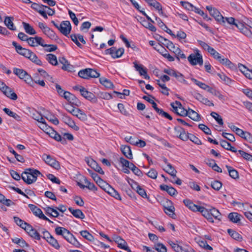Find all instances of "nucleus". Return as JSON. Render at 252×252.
Returning a JSON list of instances; mask_svg holds the SVG:
<instances>
[{"instance_id": "nucleus-15", "label": "nucleus", "mask_w": 252, "mask_h": 252, "mask_svg": "<svg viewBox=\"0 0 252 252\" xmlns=\"http://www.w3.org/2000/svg\"><path fill=\"white\" fill-rule=\"evenodd\" d=\"M121 150L124 155L128 159H131L133 158L131 148L129 146L122 145Z\"/></svg>"}, {"instance_id": "nucleus-58", "label": "nucleus", "mask_w": 252, "mask_h": 252, "mask_svg": "<svg viewBox=\"0 0 252 252\" xmlns=\"http://www.w3.org/2000/svg\"><path fill=\"white\" fill-rule=\"evenodd\" d=\"M168 169L165 170V171L167 173L173 176L174 178L176 177L177 171L174 169V168L172 166V165L170 163H168Z\"/></svg>"}, {"instance_id": "nucleus-21", "label": "nucleus", "mask_w": 252, "mask_h": 252, "mask_svg": "<svg viewBox=\"0 0 252 252\" xmlns=\"http://www.w3.org/2000/svg\"><path fill=\"white\" fill-rule=\"evenodd\" d=\"M174 130H180V134H179V137L181 140L183 141H187L189 139V133H187L185 129L182 127L179 126H177L174 127Z\"/></svg>"}, {"instance_id": "nucleus-5", "label": "nucleus", "mask_w": 252, "mask_h": 252, "mask_svg": "<svg viewBox=\"0 0 252 252\" xmlns=\"http://www.w3.org/2000/svg\"><path fill=\"white\" fill-rule=\"evenodd\" d=\"M13 73L28 84H30L32 82V78L31 75L23 69L14 68Z\"/></svg>"}, {"instance_id": "nucleus-11", "label": "nucleus", "mask_w": 252, "mask_h": 252, "mask_svg": "<svg viewBox=\"0 0 252 252\" xmlns=\"http://www.w3.org/2000/svg\"><path fill=\"white\" fill-rule=\"evenodd\" d=\"M63 94V97L70 103L73 105H77L78 103H79V101L77 98L74 94H71L69 92H64Z\"/></svg>"}, {"instance_id": "nucleus-18", "label": "nucleus", "mask_w": 252, "mask_h": 252, "mask_svg": "<svg viewBox=\"0 0 252 252\" xmlns=\"http://www.w3.org/2000/svg\"><path fill=\"white\" fill-rule=\"evenodd\" d=\"M14 18L13 17L6 16L4 21V23L5 26L9 30L12 31H15L16 30V27L14 26L13 23Z\"/></svg>"}, {"instance_id": "nucleus-32", "label": "nucleus", "mask_w": 252, "mask_h": 252, "mask_svg": "<svg viewBox=\"0 0 252 252\" xmlns=\"http://www.w3.org/2000/svg\"><path fill=\"white\" fill-rule=\"evenodd\" d=\"M99 82L100 84L108 89H111L113 87V83L110 80L101 77L99 78Z\"/></svg>"}, {"instance_id": "nucleus-3", "label": "nucleus", "mask_w": 252, "mask_h": 252, "mask_svg": "<svg viewBox=\"0 0 252 252\" xmlns=\"http://www.w3.org/2000/svg\"><path fill=\"white\" fill-rule=\"evenodd\" d=\"M188 60L190 63L193 65L199 64L201 66L203 64L202 56L197 49L194 54H191L188 57Z\"/></svg>"}, {"instance_id": "nucleus-1", "label": "nucleus", "mask_w": 252, "mask_h": 252, "mask_svg": "<svg viewBox=\"0 0 252 252\" xmlns=\"http://www.w3.org/2000/svg\"><path fill=\"white\" fill-rule=\"evenodd\" d=\"M42 176L40 172L36 169L27 168L23 172L21 175L22 180L27 184H32L37 180L38 175Z\"/></svg>"}, {"instance_id": "nucleus-10", "label": "nucleus", "mask_w": 252, "mask_h": 252, "mask_svg": "<svg viewBox=\"0 0 252 252\" xmlns=\"http://www.w3.org/2000/svg\"><path fill=\"white\" fill-rule=\"evenodd\" d=\"M70 113L82 121H85L87 120L86 114L80 109L72 108Z\"/></svg>"}, {"instance_id": "nucleus-53", "label": "nucleus", "mask_w": 252, "mask_h": 252, "mask_svg": "<svg viewBox=\"0 0 252 252\" xmlns=\"http://www.w3.org/2000/svg\"><path fill=\"white\" fill-rule=\"evenodd\" d=\"M239 154L245 159L249 161L252 160V155L242 150H238Z\"/></svg>"}, {"instance_id": "nucleus-13", "label": "nucleus", "mask_w": 252, "mask_h": 252, "mask_svg": "<svg viewBox=\"0 0 252 252\" xmlns=\"http://www.w3.org/2000/svg\"><path fill=\"white\" fill-rule=\"evenodd\" d=\"M62 119L63 122L67 124L69 126L75 130H79V127L76 125L74 121H73L69 116L64 115Z\"/></svg>"}, {"instance_id": "nucleus-16", "label": "nucleus", "mask_w": 252, "mask_h": 252, "mask_svg": "<svg viewBox=\"0 0 252 252\" xmlns=\"http://www.w3.org/2000/svg\"><path fill=\"white\" fill-rule=\"evenodd\" d=\"M115 242L118 244V247L122 249L125 250L128 252H131L130 250L127 246L126 242L122 239L120 237H116L115 240Z\"/></svg>"}, {"instance_id": "nucleus-28", "label": "nucleus", "mask_w": 252, "mask_h": 252, "mask_svg": "<svg viewBox=\"0 0 252 252\" xmlns=\"http://www.w3.org/2000/svg\"><path fill=\"white\" fill-rule=\"evenodd\" d=\"M90 163V166L93 168L95 171L101 174H104V172L102 170V168L98 165L96 161L92 159L90 162H88V163Z\"/></svg>"}, {"instance_id": "nucleus-37", "label": "nucleus", "mask_w": 252, "mask_h": 252, "mask_svg": "<svg viewBox=\"0 0 252 252\" xmlns=\"http://www.w3.org/2000/svg\"><path fill=\"white\" fill-rule=\"evenodd\" d=\"M44 33L51 39H56L57 36L56 33L49 27L46 29Z\"/></svg>"}, {"instance_id": "nucleus-27", "label": "nucleus", "mask_w": 252, "mask_h": 252, "mask_svg": "<svg viewBox=\"0 0 252 252\" xmlns=\"http://www.w3.org/2000/svg\"><path fill=\"white\" fill-rule=\"evenodd\" d=\"M227 232L232 238L238 241L241 242L243 239L242 236L235 230L228 229Z\"/></svg>"}, {"instance_id": "nucleus-35", "label": "nucleus", "mask_w": 252, "mask_h": 252, "mask_svg": "<svg viewBox=\"0 0 252 252\" xmlns=\"http://www.w3.org/2000/svg\"><path fill=\"white\" fill-rule=\"evenodd\" d=\"M169 245L171 246L172 249L176 252H182L183 247L180 246L178 244L172 241H168Z\"/></svg>"}, {"instance_id": "nucleus-64", "label": "nucleus", "mask_w": 252, "mask_h": 252, "mask_svg": "<svg viewBox=\"0 0 252 252\" xmlns=\"http://www.w3.org/2000/svg\"><path fill=\"white\" fill-rule=\"evenodd\" d=\"M68 242L73 245L74 247L76 248H80L82 246L81 244L77 241V240L74 236H73L70 239Z\"/></svg>"}, {"instance_id": "nucleus-20", "label": "nucleus", "mask_w": 252, "mask_h": 252, "mask_svg": "<svg viewBox=\"0 0 252 252\" xmlns=\"http://www.w3.org/2000/svg\"><path fill=\"white\" fill-rule=\"evenodd\" d=\"M48 134L56 140L61 142L62 144H64L66 143L64 138H62V136L53 129V131H50Z\"/></svg>"}, {"instance_id": "nucleus-63", "label": "nucleus", "mask_w": 252, "mask_h": 252, "mask_svg": "<svg viewBox=\"0 0 252 252\" xmlns=\"http://www.w3.org/2000/svg\"><path fill=\"white\" fill-rule=\"evenodd\" d=\"M180 3L186 9L191 11L193 10L194 6L189 2L181 1Z\"/></svg>"}, {"instance_id": "nucleus-31", "label": "nucleus", "mask_w": 252, "mask_h": 252, "mask_svg": "<svg viewBox=\"0 0 252 252\" xmlns=\"http://www.w3.org/2000/svg\"><path fill=\"white\" fill-rule=\"evenodd\" d=\"M228 218L230 221L234 223H237L240 221V215L237 213H230L228 215Z\"/></svg>"}, {"instance_id": "nucleus-62", "label": "nucleus", "mask_w": 252, "mask_h": 252, "mask_svg": "<svg viewBox=\"0 0 252 252\" xmlns=\"http://www.w3.org/2000/svg\"><path fill=\"white\" fill-rule=\"evenodd\" d=\"M222 64H225L226 66H229V67H231L233 65V63L227 58H222L220 56V59H217Z\"/></svg>"}, {"instance_id": "nucleus-22", "label": "nucleus", "mask_w": 252, "mask_h": 252, "mask_svg": "<svg viewBox=\"0 0 252 252\" xmlns=\"http://www.w3.org/2000/svg\"><path fill=\"white\" fill-rule=\"evenodd\" d=\"M183 202L187 207L193 212L197 211L200 207V206L194 204L189 199H185L184 200Z\"/></svg>"}, {"instance_id": "nucleus-41", "label": "nucleus", "mask_w": 252, "mask_h": 252, "mask_svg": "<svg viewBox=\"0 0 252 252\" xmlns=\"http://www.w3.org/2000/svg\"><path fill=\"white\" fill-rule=\"evenodd\" d=\"M136 186V192L142 197L148 198L147 194L145 189L142 188L140 186L137 185L136 183H135Z\"/></svg>"}, {"instance_id": "nucleus-60", "label": "nucleus", "mask_w": 252, "mask_h": 252, "mask_svg": "<svg viewBox=\"0 0 252 252\" xmlns=\"http://www.w3.org/2000/svg\"><path fill=\"white\" fill-rule=\"evenodd\" d=\"M197 211L200 212L205 218H206L207 217H209V215L210 214V209L209 211L208 209L202 206H200Z\"/></svg>"}, {"instance_id": "nucleus-46", "label": "nucleus", "mask_w": 252, "mask_h": 252, "mask_svg": "<svg viewBox=\"0 0 252 252\" xmlns=\"http://www.w3.org/2000/svg\"><path fill=\"white\" fill-rule=\"evenodd\" d=\"M84 181L85 184H86L85 187L86 188L92 190H97V188L95 186L94 184L89 182L86 178H84Z\"/></svg>"}, {"instance_id": "nucleus-29", "label": "nucleus", "mask_w": 252, "mask_h": 252, "mask_svg": "<svg viewBox=\"0 0 252 252\" xmlns=\"http://www.w3.org/2000/svg\"><path fill=\"white\" fill-rule=\"evenodd\" d=\"M12 44L13 46L15 47L16 52L23 56H24V54L26 53V51L28 50L27 49L23 48L21 45H18L15 41H13Z\"/></svg>"}, {"instance_id": "nucleus-17", "label": "nucleus", "mask_w": 252, "mask_h": 252, "mask_svg": "<svg viewBox=\"0 0 252 252\" xmlns=\"http://www.w3.org/2000/svg\"><path fill=\"white\" fill-rule=\"evenodd\" d=\"M28 206L35 216L39 217L40 219L42 217V216L44 214L40 208H38L35 205L31 204H29Z\"/></svg>"}, {"instance_id": "nucleus-57", "label": "nucleus", "mask_w": 252, "mask_h": 252, "mask_svg": "<svg viewBox=\"0 0 252 252\" xmlns=\"http://www.w3.org/2000/svg\"><path fill=\"white\" fill-rule=\"evenodd\" d=\"M9 152L14 155L15 158H16L17 161L21 162H24L25 160L23 157L22 156L18 154L12 148H10L9 149Z\"/></svg>"}, {"instance_id": "nucleus-54", "label": "nucleus", "mask_w": 252, "mask_h": 252, "mask_svg": "<svg viewBox=\"0 0 252 252\" xmlns=\"http://www.w3.org/2000/svg\"><path fill=\"white\" fill-rule=\"evenodd\" d=\"M175 208L173 206H170L168 207H164V212L169 216L172 217L174 214Z\"/></svg>"}, {"instance_id": "nucleus-9", "label": "nucleus", "mask_w": 252, "mask_h": 252, "mask_svg": "<svg viewBox=\"0 0 252 252\" xmlns=\"http://www.w3.org/2000/svg\"><path fill=\"white\" fill-rule=\"evenodd\" d=\"M134 67L135 70L138 72L140 75L143 76L146 79H149L150 76L147 74V70L146 67L143 65L139 64L136 62H133Z\"/></svg>"}, {"instance_id": "nucleus-51", "label": "nucleus", "mask_w": 252, "mask_h": 252, "mask_svg": "<svg viewBox=\"0 0 252 252\" xmlns=\"http://www.w3.org/2000/svg\"><path fill=\"white\" fill-rule=\"evenodd\" d=\"M160 38L162 40L165 41V45L166 46L167 48H168L169 50H174L175 49V47L172 42L161 36L160 37Z\"/></svg>"}, {"instance_id": "nucleus-12", "label": "nucleus", "mask_w": 252, "mask_h": 252, "mask_svg": "<svg viewBox=\"0 0 252 252\" xmlns=\"http://www.w3.org/2000/svg\"><path fill=\"white\" fill-rule=\"evenodd\" d=\"M80 93L81 95L86 99L92 102H96V98L95 95L92 93L88 91L85 88L80 89Z\"/></svg>"}, {"instance_id": "nucleus-4", "label": "nucleus", "mask_w": 252, "mask_h": 252, "mask_svg": "<svg viewBox=\"0 0 252 252\" xmlns=\"http://www.w3.org/2000/svg\"><path fill=\"white\" fill-rule=\"evenodd\" d=\"M100 74L95 70L91 68H86L78 72V76L84 79L91 78H97Z\"/></svg>"}, {"instance_id": "nucleus-14", "label": "nucleus", "mask_w": 252, "mask_h": 252, "mask_svg": "<svg viewBox=\"0 0 252 252\" xmlns=\"http://www.w3.org/2000/svg\"><path fill=\"white\" fill-rule=\"evenodd\" d=\"M159 188L161 190L166 191L171 196L176 195L178 193L177 190L171 186L161 185Z\"/></svg>"}, {"instance_id": "nucleus-25", "label": "nucleus", "mask_w": 252, "mask_h": 252, "mask_svg": "<svg viewBox=\"0 0 252 252\" xmlns=\"http://www.w3.org/2000/svg\"><path fill=\"white\" fill-rule=\"evenodd\" d=\"M226 168L228 170L229 175L230 177L234 179H236L239 178L238 172L236 169H234L232 167L227 165H226Z\"/></svg>"}, {"instance_id": "nucleus-47", "label": "nucleus", "mask_w": 252, "mask_h": 252, "mask_svg": "<svg viewBox=\"0 0 252 252\" xmlns=\"http://www.w3.org/2000/svg\"><path fill=\"white\" fill-rule=\"evenodd\" d=\"M211 116L215 119L220 125H223V122L222 118L216 112H212L211 113Z\"/></svg>"}, {"instance_id": "nucleus-2", "label": "nucleus", "mask_w": 252, "mask_h": 252, "mask_svg": "<svg viewBox=\"0 0 252 252\" xmlns=\"http://www.w3.org/2000/svg\"><path fill=\"white\" fill-rule=\"evenodd\" d=\"M206 8L209 11L210 14L213 16L218 23L225 26V21L224 20V17L217 9L213 7L211 5H208Z\"/></svg>"}, {"instance_id": "nucleus-19", "label": "nucleus", "mask_w": 252, "mask_h": 252, "mask_svg": "<svg viewBox=\"0 0 252 252\" xmlns=\"http://www.w3.org/2000/svg\"><path fill=\"white\" fill-rule=\"evenodd\" d=\"M2 93L7 97L9 98L12 100H16L18 98L17 94L13 92V90L9 88V87H8L5 90L3 91Z\"/></svg>"}, {"instance_id": "nucleus-26", "label": "nucleus", "mask_w": 252, "mask_h": 252, "mask_svg": "<svg viewBox=\"0 0 252 252\" xmlns=\"http://www.w3.org/2000/svg\"><path fill=\"white\" fill-rule=\"evenodd\" d=\"M3 110L7 115L13 118L16 121H20L21 120V118L19 115L11 111L9 109L4 108H3Z\"/></svg>"}, {"instance_id": "nucleus-33", "label": "nucleus", "mask_w": 252, "mask_h": 252, "mask_svg": "<svg viewBox=\"0 0 252 252\" xmlns=\"http://www.w3.org/2000/svg\"><path fill=\"white\" fill-rule=\"evenodd\" d=\"M46 59L48 62L53 65H56L58 64V61L57 57L55 55L52 54H49L46 55Z\"/></svg>"}, {"instance_id": "nucleus-43", "label": "nucleus", "mask_w": 252, "mask_h": 252, "mask_svg": "<svg viewBox=\"0 0 252 252\" xmlns=\"http://www.w3.org/2000/svg\"><path fill=\"white\" fill-rule=\"evenodd\" d=\"M80 233L81 235L87 240L92 241L94 239L93 236L87 230L81 231Z\"/></svg>"}, {"instance_id": "nucleus-7", "label": "nucleus", "mask_w": 252, "mask_h": 252, "mask_svg": "<svg viewBox=\"0 0 252 252\" xmlns=\"http://www.w3.org/2000/svg\"><path fill=\"white\" fill-rule=\"evenodd\" d=\"M59 30L64 35L67 36L71 30V26L69 21H63L59 25Z\"/></svg>"}, {"instance_id": "nucleus-40", "label": "nucleus", "mask_w": 252, "mask_h": 252, "mask_svg": "<svg viewBox=\"0 0 252 252\" xmlns=\"http://www.w3.org/2000/svg\"><path fill=\"white\" fill-rule=\"evenodd\" d=\"M210 214L215 219L219 220H221V214L219 211V210L215 208H212V209H210Z\"/></svg>"}, {"instance_id": "nucleus-30", "label": "nucleus", "mask_w": 252, "mask_h": 252, "mask_svg": "<svg viewBox=\"0 0 252 252\" xmlns=\"http://www.w3.org/2000/svg\"><path fill=\"white\" fill-rule=\"evenodd\" d=\"M38 126L47 134H49L50 131H53V128L47 125L45 120L39 123Z\"/></svg>"}, {"instance_id": "nucleus-38", "label": "nucleus", "mask_w": 252, "mask_h": 252, "mask_svg": "<svg viewBox=\"0 0 252 252\" xmlns=\"http://www.w3.org/2000/svg\"><path fill=\"white\" fill-rule=\"evenodd\" d=\"M45 6L43 4H39L36 3H33L31 5V7L37 11L39 13H40L41 12L43 11L45 9Z\"/></svg>"}, {"instance_id": "nucleus-56", "label": "nucleus", "mask_w": 252, "mask_h": 252, "mask_svg": "<svg viewBox=\"0 0 252 252\" xmlns=\"http://www.w3.org/2000/svg\"><path fill=\"white\" fill-rule=\"evenodd\" d=\"M28 234L31 237H32L36 240H40L41 236H40L39 233L34 228H33V229Z\"/></svg>"}, {"instance_id": "nucleus-34", "label": "nucleus", "mask_w": 252, "mask_h": 252, "mask_svg": "<svg viewBox=\"0 0 252 252\" xmlns=\"http://www.w3.org/2000/svg\"><path fill=\"white\" fill-rule=\"evenodd\" d=\"M23 25L25 32L27 33L30 35H34L36 33L35 30L29 24L23 22Z\"/></svg>"}, {"instance_id": "nucleus-45", "label": "nucleus", "mask_w": 252, "mask_h": 252, "mask_svg": "<svg viewBox=\"0 0 252 252\" xmlns=\"http://www.w3.org/2000/svg\"><path fill=\"white\" fill-rule=\"evenodd\" d=\"M30 60L37 65H42V62L34 53L32 54Z\"/></svg>"}, {"instance_id": "nucleus-24", "label": "nucleus", "mask_w": 252, "mask_h": 252, "mask_svg": "<svg viewBox=\"0 0 252 252\" xmlns=\"http://www.w3.org/2000/svg\"><path fill=\"white\" fill-rule=\"evenodd\" d=\"M187 116L194 121H198L200 119V116L197 112L189 108L188 110Z\"/></svg>"}, {"instance_id": "nucleus-6", "label": "nucleus", "mask_w": 252, "mask_h": 252, "mask_svg": "<svg viewBox=\"0 0 252 252\" xmlns=\"http://www.w3.org/2000/svg\"><path fill=\"white\" fill-rule=\"evenodd\" d=\"M124 49L120 48L117 49L116 47H112L109 49H107L105 51V55H110L114 58H118L121 57L124 53Z\"/></svg>"}, {"instance_id": "nucleus-48", "label": "nucleus", "mask_w": 252, "mask_h": 252, "mask_svg": "<svg viewBox=\"0 0 252 252\" xmlns=\"http://www.w3.org/2000/svg\"><path fill=\"white\" fill-rule=\"evenodd\" d=\"M142 25L146 28L149 29L152 32H156V28L151 23L146 20H143L142 22Z\"/></svg>"}, {"instance_id": "nucleus-49", "label": "nucleus", "mask_w": 252, "mask_h": 252, "mask_svg": "<svg viewBox=\"0 0 252 252\" xmlns=\"http://www.w3.org/2000/svg\"><path fill=\"white\" fill-rule=\"evenodd\" d=\"M155 248L158 252H167L166 247L161 243L155 244Z\"/></svg>"}, {"instance_id": "nucleus-55", "label": "nucleus", "mask_w": 252, "mask_h": 252, "mask_svg": "<svg viewBox=\"0 0 252 252\" xmlns=\"http://www.w3.org/2000/svg\"><path fill=\"white\" fill-rule=\"evenodd\" d=\"M211 186L215 190H219L222 187V183L218 180H214L211 182Z\"/></svg>"}, {"instance_id": "nucleus-36", "label": "nucleus", "mask_w": 252, "mask_h": 252, "mask_svg": "<svg viewBox=\"0 0 252 252\" xmlns=\"http://www.w3.org/2000/svg\"><path fill=\"white\" fill-rule=\"evenodd\" d=\"M59 62L63 64L62 68L64 70H70V65L68 61L64 58L62 57L59 59Z\"/></svg>"}, {"instance_id": "nucleus-23", "label": "nucleus", "mask_w": 252, "mask_h": 252, "mask_svg": "<svg viewBox=\"0 0 252 252\" xmlns=\"http://www.w3.org/2000/svg\"><path fill=\"white\" fill-rule=\"evenodd\" d=\"M68 210L72 214V215L76 218L83 219L85 215L83 212L79 209H73L71 207L68 208Z\"/></svg>"}, {"instance_id": "nucleus-8", "label": "nucleus", "mask_w": 252, "mask_h": 252, "mask_svg": "<svg viewBox=\"0 0 252 252\" xmlns=\"http://www.w3.org/2000/svg\"><path fill=\"white\" fill-rule=\"evenodd\" d=\"M42 158L46 163L55 169H58L60 168V165L59 162L55 159L52 158L50 155L44 154L43 155Z\"/></svg>"}, {"instance_id": "nucleus-39", "label": "nucleus", "mask_w": 252, "mask_h": 252, "mask_svg": "<svg viewBox=\"0 0 252 252\" xmlns=\"http://www.w3.org/2000/svg\"><path fill=\"white\" fill-rule=\"evenodd\" d=\"M148 4L153 6L156 9H161V4L156 0H144Z\"/></svg>"}, {"instance_id": "nucleus-44", "label": "nucleus", "mask_w": 252, "mask_h": 252, "mask_svg": "<svg viewBox=\"0 0 252 252\" xmlns=\"http://www.w3.org/2000/svg\"><path fill=\"white\" fill-rule=\"evenodd\" d=\"M52 247L55 248L56 249L59 250L60 248V246L58 241L52 236L48 241H47Z\"/></svg>"}, {"instance_id": "nucleus-61", "label": "nucleus", "mask_w": 252, "mask_h": 252, "mask_svg": "<svg viewBox=\"0 0 252 252\" xmlns=\"http://www.w3.org/2000/svg\"><path fill=\"white\" fill-rule=\"evenodd\" d=\"M191 80L198 86H199L200 88L206 90L207 88H208V85L205 84V83L200 82L196 80L195 78H192Z\"/></svg>"}, {"instance_id": "nucleus-42", "label": "nucleus", "mask_w": 252, "mask_h": 252, "mask_svg": "<svg viewBox=\"0 0 252 252\" xmlns=\"http://www.w3.org/2000/svg\"><path fill=\"white\" fill-rule=\"evenodd\" d=\"M173 112L177 115L182 117L187 116L188 115V110L185 109L183 107H180L179 109H177L176 107L175 111H173Z\"/></svg>"}, {"instance_id": "nucleus-59", "label": "nucleus", "mask_w": 252, "mask_h": 252, "mask_svg": "<svg viewBox=\"0 0 252 252\" xmlns=\"http://www.w3.org/2000/svg\"><path fill=\"white\" fill-rule=\"evenodd\" d=\"M174 77H175L178 81L184 84H187V81L185 79L184 75L180 72L177 71Z\"/></svg>"}, {"instance_id": "nucleus-52", "label": "nucleus", "mask_w": 252, "mask_h": 252, "mask_svg": "<svg viewBox=\"0 0 252 252\" xmlns=\"http://www.w3.org/2000/svg\"><path fill=\"white\" fill-rule=\"evenodd\" d=\"M208 52L215 59H220V54L217 52L213 48L209 49Z\"/></svg>"}, {"instance_id": "nucleus-50", "label": "nucleus", "mask_w": 252, "mask_h": 252, "mask_svg": "<svg viewBox=\"0 0 252 252\" xmlns=\"http://www.w3.org/2000/svg\"><path fill=\"white\" fill-rule=\"evenodd\" d=\"M173 52L177 56V58L179 60L180 59H186L185 55L182 52L181 50L179 48H175L173 50Z\"/></svg>"}]
</instances>
